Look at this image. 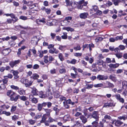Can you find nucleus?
I'll return each mask as SVG.
<instances>
[{
    "mask_svg": "<svg viewBox=\"0 0 127 127\" xmlns=\"http://www.w3.org/2000/svg\"><path fill=\"white\" fill-rule=\"evenodd\" d=\"M16 108V106H12L11 109V112L15 111Z\"/></svg>",
    "mask_w": 127,
    "mask_h": 127,
    "instance_id": "obj_52",
    "label": "nucleus"
},
{
    "mask_svg": "<svg viewBox=\"0 0 127 127\" xmlns=\"http://www.w3.org/2000/svg\"><path fill=\"white\" fill-rule=\"evenodd\" d=\"M72 19V17L71 16H68L66 17L65 18V20L67 21L68 22H69V20H71Z\"/></svg>",
    "mask_w": 127,
    "mask_h": 127,
    "instance_id": "obj_46",
    "label": "nucleus"
},
{
    "mask_svg": "<svg viewBox=\"0 0 127 127\" xmlns=\"http://www.w3.org/2000/svg\"><path fill=\"white\" fill-rule=\"evenodd\" d=\"M43 103L44 107H46L47 105L48 108H50L52 104V103L50 102H43Z\"/></svg>",
    "mask_w": 127,
    "mask_h": 127,
    "instance_id": "obj_16",
    "label": "nucleus"
},
{
    "mask_svg": "<svg viewBox=\"0 0 127 127\" xmlns=\"http://www.w3.org/2000/svg\"><path fill=\"white\" fill-rule=\"evenodd\" d=\"M60 100L62 101H63V100H64V101H66V98L65 97L63 96H60Z\"/></svg>",
    "mask_w": 127,
    "mask_h": 127,
    "instance_id": "obj_49",
    "label": "nucleus"
},
{
    "mask_svg": "<svg viewBox=\"0 0 127 127\" xmlns=\"http://www.w3.org/2000/svg\"><path fill=\"white\" fill-rule=\"evenodd\" d=\"M44 110L46 113L47 115L49 116L50 114V113L51 112L52 110L51 109H48L43 108Z\"/></svg>",
    "mask_w": 127,
    "mask_h": 127,
    "instance_id": "obj_19",
    "label": "nucleus"
},
{
    "mask_svg": "<svg viewBox=\"0 0 127 127\" xmlns=\"http://www.w3.org/2000/svg\"><path fill=\"white\" fill-rule=\"evenodd\" d=\"M77 60L74 59H73L71 61H70V63L72 64H75L76 63Z\"/></svg>",
    "mask_w": 127,
    "mask_h": 127,
    "instance_id": "obj_56",
    "label": "nucleus"
},
{
    "mask_svg": "<svg viewBox=\"0 0 127 127\" xmlns=\"http://www.w3.org/2000/svg\"><path fill=\"white\" fill-rule=\"evenodd\" d=\"M2 114H4L7 116H9L11 115V113L9 112H6V111H3L2 112Z\"/></svg>",
    "mask_w": 127,
    "mask_h": 127,
    "instance_id": "obj_35",
    "label": "nucleus"
},
{
    "mask_svg": "<svg viewBox=\"0 0 127 127\" xmlns=\"http://www.w3.org/2000/svg\"><path fill=\"white\" fill-rule=\"evenodd\" d=\"M103 63V61L102 60L98 61L97 62H96L94 64V66H95L96 65H102ZM94 64H93V66H94Z\"/></svg>",
    "mask_w": 127,
    "mask_h": 127,
    "instance_id": "obj_25",
    "label": "nucleus"
},
{
    "mask_svg": "<svg viewBox=\"0 0 127 127\" xmlns=\"http://www.w3.org/2000/svg\"><path fill=\"white\" fill-rule=\"evenodd\" d=\"M112 1L115 5H118L120 1L119 0H112Z\"/></svg>",
    "mask_w": 127,
    "mask_h": 127,
    "instance_id": "obj_28",
    "label": "nucleus"
},
{
    "mask_svg": "<svg viewBox=\"0 0 127 127\" xmlns=\"http://www.w3.org/2000/svg\"><path fill=\"white\" fill-rule=\"evenodd\" d=\"M45 11L47 14H49L50 13L51 10L50 8H47L45 9Z\"/></svg>",
    "mask_w": 127,
    "mask_h": 127,
    "instance_id": "obj_47",
    "label": "nucleus"
},
{
    "mask_svg": "<svg viewBox=\"0 0 127 127\" xmlns=\"http://www.w3.org/2000/svg\"><path fill=\"white\" fill-rule=\"evenodd\" d=\"M99 121V120H95V121H94L92 123V124L93 126H92L93 127H97L98 126V122Z\"/></svg>",
    "mask_w": 127,
    "mask_h": 127,
    "instance_id": "obj_21",
    "label": "nucleus"
},
{
    "mask_svg": "<svg viewBox=\"0 0 127 127\" xmlns=\"http://www.w3.org/2000/svg\"><path fill=\"white\" fill-rule=\"evenodd\" d=\"M80 118L82 122L84 124L85 123L87 122V119L84 116L82 115L80 117Z\"/></svg>",
    "mask_w": 127,
    "mask_h": 127,
    "instance_id": "obj_17",
    "label": "nucleus"
},
{
    "mask_svg": "<svg viewBox=\"0 0 127 127\" xmlns=\"http://www.w3.org/2000/svg\"><path fill=\"white\" fill-rule=\"evenodd\" d=\"M106 83L107 84L108 86L105 87V88H113L114 87V85L112 83L108 81H106Z\"/></svg>",
    "mask_w": 127,
    "mask_h": 127,
    "instance_id": "obj_23",
    "label": "nucleus"
},
{
    "mask_svg": "<svg viewBox=\"0 0 127 127\" xmlns=\"http://www.w3.org/2000/svg\"><path fill=\"white\" fill-rule=\"evenodd\" d=\"M109 40L111 42H114L115 41H116L115 37L114 38L112 37L110 38L109 39Z\"/></svg>",
    "mask_w": 127,
    "mask_h": 127,
    "instance_id": "obj_58",
    "label": "nucleus"
},
{
    "mask_svg": "<svg viewBox=\"0 0 127 127\" xmlns=\"http://www.w3.org/2000/svg\"><path fill=\"white\" fill-rule=\"evenodd\" d=\"M33 95H30L29 96L30 99H31V100L32 103H36L38 102L37 99L35 98H32Z\"/></svg>",
    "mask_w": 127,
    "mask_h": 127,
    "instance_id": "obj_7",
    "label": "nucleus"
},
{
    "mask_svg": "<svg viewBox=\"0 0 127 127\" xmlns=\"http://www.w3.org/2000/svg\"><path fill=\"white\" fill-rule=\"evenodd\" d=\"M59 71L61 73H64L66 72V70L64 69H60Z\"/></svg>",
    "mask_w": 127,
    "mask_h": 127,
    "instance_id": "obj_44",
    "label": "nucleus"
},
{
    "mask_svg": "<svg viewBox=\"0 0 127 127\" xmlns=\"http://www.w3.org/2000/svg\"><path fill=\"white\" fill-rule=\"evenodd\" d=\"M45 20V19L44 18H43L41 19H38L37 20L36 22L39 25H40L39 23L40 22H42L43 24H45L46 23Z\"/></svg>",
    "mask_w": 127,
    "mask_h": 127,
    "instance_id": "obj_18",
    "label": "nucleus"
},
{
    "mask_svg": "<svg viewBox=\"0 0 127 127\" xmlns=\"http://www.w3.org/2000/svg\"><path fill=\"white\" fill-rule=\"evenodd\" d=\"M55 121V120L54 119H53L51 117H49V118L48 119V122L50 123L52 122L53 121Z\"/></svg>",
    "mask_w": 127,
    "mask_h": 127,
    "instance_id": "obj_50",
    "label": "nucleus"
},
{
    "mask_svg": "<svg viewBox=\"0 0 127 127\" xmlns=\"http://www.w3.org/2000/svg\"><path fill=\"white\" fill-rule=\"evenodd\" d=\"M59 57L60 60L61 61H63L64 60V59L63 57V55L61 53H60L59 54Z\"/></svg>",
    "mask_w": 127,
    "mask_h": 127,
    "instance_id": "obj_32",
    "label": "nucleus"
},
{
    "mask_svg": "<svg viewBox=\"0 0 127 127\" xmlns=\"http://www.w3.org/2000/svg\"><path fill=\"white\" fill-rule=\"evenodd\" d=\"M19 96H20V95H19L16 96L15 95L12 96H10V100L12 101H16L18 99Z\"/></svg>",
    "mask_w": 127,
    "mask_h": 127,
    "instance_id": "obj_9",
    "label": "nucleus"
},
{
    "mask_svg": "<svg viewBox=\"0 0 127 127\" xmlns=\"http://www.w3.org/2000/svg\"><path fill=\"white\" fill-rule=\"evenodd\" d=\"M103 84L102 83L98 84H95L94 86L96 87H99L103 86Z\"/></svg>",
    "mask_w": 127,
    "mask_h": 127,
    "instance_id": "obj_40",
    "label": "nucleus"
},
{
    "mask_svg": "<svg viewBox=\"0 0 127 127\" xmlns=\"http://www.w3.org/2000/svg\"><path fill=\"white\" fill-rule=\"evenodd\" d=\"M29 123L31 125H33L35 123V121L32 119H30L28 121Z\"/></svg>",
    "mask_w": 127,
    "mask_h": 127,
    "instance_id": "obj_31",
    "label": "nucleus"
},
{
    "mask_svg": "<svg viewBox=\"0 0 127 127\" xmlns=\"http://www.w3.org/2000/svg\"><path fill=\"white\" fill-rule=\"evenodd\" d=\"M122 85L123 87L127 86V82L126 81H123L122 82Z\"/></svg>",
    "mask_w": 127,
    "mask_h": 127,
    "instance_id": "obj_64",
    "label": "nucleus"
},
{
    "mask_svg": "<svg viewBox=\"0 0 127 127\" xmlns=\"http://www.w3.org/2000/svg\"><path fill=\"white\" fill-rule=\"evenodd\" d=\"M65 33H66L65 32L63 33L64 35H62L61 36L62 38L63 39H66L67 38V36L66 35V33L65 35Z\"/></svg>",
    "mask_w": 127,
    "mask_h": 127,
    "instance_id": "obj_57",
    "label": "nucleus"
},
{
    "mask_svg": "<svg viewBox=\"0 0 127 127\" xmlns=\"http://www.w3.org/2000/svg\"><path fill=\"white\" fill-rule=\"evenodd\" d=\"M20 19L22 20H27V18L26 16H22L20 17Z\"/></svg>",
    "mask_w": 127,
    "mask_h": 127,
    "instance_id": "obj_53",
    "label": "nucleus"
},
{
    "mask_svg": "<svg viewBox=\"0 0 127 127\" xmlns=\"http://www.w3.org/2000/svg\"><path fill=\"white\" fill-rule=\"evenodd\" d=\"M63 29L66 30L68 31H74V29L70 27H65L63 28Z\"/></svg>",
    "mask_w": 127,
    "mask_h": 127,
    "instance_id": "obj_26",
    "label": "nucleus"
},
{
    "mask_svg": "<svg viewBox=\"0 0 127 127\" xmlns=\"http://www.w3.org/2000/svg\"><path fill=\"white\" fill-rule=\"evenodd\" d=\"M18 116H17L15 115H14V116H12V120L14 121H15L18 119Z\"/></svg>",
    "mask_w": 127,
    "mask_h": 127,
    "instance_id": "obj_41",
    "label": "nucleus"
},
{
    "mask_svg": "<svg viewBox=\"0 0 127 127\" xmlns=\"http://www.w3.org/2000/svg\"><path fill=\"white\" fill-rule=\"evenodd\" d=\"M10 52V49L8 48L3 50L2 51V53L4 56H5L8 54Z\"/></svg>",
    "mask_w": 127,
    "mask_h": 127,
    "instance_id": "obj_10",
    "label": "nucleus"
},
{
    "mask_svg": "<svg viewBox=\"0 0 127 127\" xmlns=\"http://www.w3.org/2000/svg\"><path fill=\"white\" fill-rule=\"evenodd\" d=\"M88 15V13L87 12H84L81 13L79 15L80 18L82 19H85L87 18Z\"/></svg>",
    "mask_w": 127,
    "mask_h": 127,
    "instance_id": "obj_8",
    "label": "nucleus"
},
{
    "mask_svg": "<svg viewBox=\"0 0 127 127\" xmlns=\"http://www.w3.org/2000/svg\"><path fill=\"white\" fill-rule=\"evenodd\" d=\"M69 118V117L68 115H66L63 117V119L65 121H66L68 120Z\"/></svg>",
    "mask_w": 127,
    "mask_h": 127,
    "instance_id": "obj_30",
    "label": "nucleus"
},
{
    "mask_svg": "<svg viewBox=\"0 0 127 127\" xmlns=\"http://www.w3.org/2000/svg\"><path fill=\"white\" fill-rule=\"evenodd\" d=\"M86 89H89L92 88L93 87V85L92 84H87L86 85Z\"/></svg>",
    "mask_w": 127,
    "mask_h": 127,
    "instance_id": "obj_38",
    "label": "nucleus"
},
{
    "mask_svg": "<svg viewBox=\"0 0 127 127\" xmlns=\"http://www.w3.org/2000/svg\"><path fill=\"white\" fill-rule=\"evenodd\" d=\"M6 77V78H9L11 79L12 78L13 75L12 74H8V75L4 76V77Z\"/></svg>",
    "mask_w": 127,
    "mask_h": 127,
    "instance_id": "obj_51",
    "label": "nucleus"
},
{
    "mask_svg": "<svg viewBox=\"0 0 127 127\" xmlns=\"http://www.w3.org/2000/svg\"><path fill=\"white\" fill-rule=\"evenodd\" d=\"M119 65V64L116 63L115 64H111L108 65L110 68H115L118 67Z\"/></svg>",
    "mask_w": 127,
    "mask_h": 127,
    "instance_id": "obj_14",
    "label": "nucleus"
},
{
    "mask_svg": "<svg viewBox=\"0 0 127 127\" xmlns=\"http://www.w3.org/2000/svg\"><path fill=\"white\" fill-rule=\"evenodd\" d=\"M20 98L21 100L25 101L28 99V98L26 96H20L19 97Z\"/></svg>",
    "mask_w": 127,
    "mask_h": 127,
    "instance_id": "obj_29",
    "label": "nucleus"
},
{
    "mask_svg": "<svg viewBox=\"0 0 127 127\" xmlns=\"http://www.w3.org/2000/svg\"><path fill=\"white\" fill-rule=\"evenodd\" d=\"M99 114L98 111H95L93 112L91 116L93 118L97 120L99 119Z\"/></svg>",
    "mask_w": 127,
    "mask_h": 127,
    "instance_id": "obj_2",
    "label": "nucleus"
},
{
    "mask_svg": "<svg viewBox=\"0 0 127 127\" xmlns=\"http://www.w3.org/2000/svg\"><path fill=\"white\" fill-rule=\"evenodd\" d=\"M118 118L120 120L123 119L124 120H125L126 119H127V116H120L118 117Z\"/></svg>",
    "mask_w": 127,
    "mask_h": 127,
    "instance_id": "obj_39",
    "label": "nucleus"
},
{
    "mask_svg": "<svg viewBox=\"0 0 127 127\" xmlns=\"http://www.w3.org/2000/svg\"><path fill=\"white\" fill-rule=\"evenodd\" d=\"M54 96L56 98H58L60 96V94L57 92H56L54 93Z\"/></svg>",
    "mask_w": 127,
    "mask_h": 127,
    "instance_id": "obj_37",
    "label": "nucleus"
},
{
    "mask_svg": "<svg viewBox=\"0 0 127 127\" xmlns=\"http://www.w3.org/2000/svg\"><path fill=\"white\" fill-rule=\"evenodd\" d=\"M123 122L119 120H116L114 124L117 127H119L123 124Z\"/></svg>",
    "mask_w": 127,
    "mask_h": 127,
    "instance_id": "obj_11",
    "label": "nucleus"
},
{
    "mask_svg": "<svg viewBox=\"0 0 127 127\" xmlns=\"http://www.w3.org/2000/svg\"><path fill=\"white\" fill-rule=\"evenodd\" d=\"M119 47L121 50L125 49V46L123 45H120L119 46Z\"/></svg>",
    "mask_w": 127,
    "mask_h": 127,
    "instance_id": "obj_63",
    "label": "nucleus"
},
{
    "mask_svg": "<svg viewBox=\"0 0 127 127\" xmlns=\"http://www.w3.org/2000/svg\"><path fill=\"white\" fill-rule=\"evenodd\" d=\"M32 90L31 91V93L33 95H38V91L35 88L33 87L32 88Z\"/></svg>",
    "mask_w": 127,
    "mask_h": 127,
    "instance_id": "obj_12",
    "label": "nucleus"
},
{
    "mask_svg": "<svg viewBox=\"0 0 127 127\" xmlns=\"http://www.w3.org/2000/svg\"><path fill=\"white\" fill-rule=\"evenodd\" d=\"M64 101L68 104H71L72 105H73L75 104V103L74 102H72L70 99H69Z\"/></svg>",
    "mask_w": 127,
    "mask_h": 127,
    "instance_id": "obj_24",
    "label": "nucleus"
},
{
    "mask_svg": "<svg viewBox=\"0 0 127 127\" xmlns=\"http://www.w3.org/2000/svg\"><path fill=\"white\" fill-rule=\"evenodd\" d=\"M73 49L75 50H80L81 49V48L79 45L77 46L76 47H74Z\"/></svg>",
    "mask_w": 127,
    "mask_h": 127,
    "instance_id": "obj_54",
    "label": "nucleus"
},
{
    "mask_svg": "<svg viewBox=\"0 0 127 127\" xmlns=\"http://www.w3.org/2000/svg\"><path fill=\"white\" fill-rule=\"evenodd\" d=\"M102 12L100 10H98L96 12V14L98 15H101L102 14Z\"/></svg>",
    "mask_w": 127,
    "mask_h": 127,
    "instance_id": "obj_62",
    "label": "nucleus"
},
{
    "mask_svg": "<svg viewBox=\"0 0 127 127\" xmlns=\"http://www.w3.org/2000/svg\"><path fill=\"white\" fill-rule=\"evenodd\" d=\"M21 61L19 60L10 62L9 63V65L12 68H13L14 66H16L17 64H18L21 62Z\"/></svg>",
    "mask_w": 127,
    "mask_h": 127,
    "instance_id": "obj_1",
    "label": "nucleus"
},
{
    "mask_svg": "<svg viewBox=\"0 0 127 127\" xmlns=\"http://www.w3.org/2000/svg\"><path fill=\"white\" fill-rule=\"evenodd\" d=\"M48 115H47L46 114H44L42 117V120L40 121V122L41 123H44L45 121L48 118Z\"/></svg>",
    "mask_w": 127,
    "mask_h": 127,
    "instance_id": "obj_13",
    "label": "nucleus"
},
{
    "mask_svg": "<svg viewBox=\"0 0 127 127\" xmlns=\"http://www.w3.org/2000/svg\"><path fill=\"white\" fill-rule=\"evenodd\" d=\"M48 57L47 56H44V62L46 64H47L48 62Z\"/></svg>",
    "mask_w": 127,
    "mask_h": 127,
    "instance_id": "obj_34",
    "label": "nucleus"
},
{
    "mask_svg": "<svg viewBox=\"0 0 127 127\" xmlns=\"http://www.w3.org/2000/svg\"><path fill=\"white\" fill-rule=\"evenodd\" d=\"M109 78L113 81H114L116 79V78L112 75H110L109 76Z\"/></svg>",
    "mask_w": 127,
    "mask_h": 127,
    "instance_id": "obj_45",
    "label": "nucleus"
},
{
    "mask_svg": "<svg viewBox=\"0 0 127 127\" xmlns=\"http://www.w3.org/2000/svg\"><path fill=\"white\" fill-rule=\"evenodd\" d=\"M44 107L43 103L42 104H38L37 105L38 110L39 111H41L42 109V107Z\"/></svg>",
    "mask_w": 127,
    "mask_h": 127,
    "instance_id": "obj_22",
    "label": "nucleus"
},
{
    "mask_svg": "<svg viewBox=\"0 0 127 127\" xmlns=\"http://www.w3.org/2000/svg\"><path fill=\"white\" fill-rule=\"evenodd\" d=\"M51 90L50 89H49L48 90L46 91V96H49V99H51L52 98V93L51 91Z\"/></svg>",
    "mask_w": 127,
    "mask_h": 127,
    "instance_id": "obj_5",
    "label": "nucleus"
},
{
    "mask_svg": "<svg viewBox=\"0 0 127 127\" xmlns=\"http://www.w3.org/2000/svg\"><path fill=\"white\" fill-rule=\"evenodd\" d=\"M38 38L36 37H34L32 38L31 43L32 44L36 45L38 43Z\"/></svg>",
    "mask_w": 127,
    "mask_h": 127,
    "instance_id": "obj_6",
    "label": "nucleus"
},
{
    "mask_svg": "<svg viewBox=\"0 0 127 127\" xmlns=\"http://www.w3.org/2000/svg\"><path fill=\"white\" fill-rule=\"evenodd\" d=\"M93 9L95 11H96L98 9V7L95 5L93 6H92Z\"/></svg>",
    "mask_w": 127,
    "mask_h": 127,
    "instance_id": "obj_60",
    "label": "nucleus"
},
{
    "mask_svg": "<svg viewBox=\"0 0 127 127\" xmlns=\"http://www.w3.org/2000/svg\"><path fill=\"white\" fill-rule=\"evenodd\" d=\"M66 47V46L60 45L59 48V49L61 50H63L64 48Z\"/></svg>",
    "mask_w": 127,
    "mask_h": 127,
    "instance_id": "obj_55",
    "label": "nucleus"
},
{
    "mask_svg": "<svg viewBox=\"0 0 127 127\" xmlns=\"http://www.w3.org/2000/svg\"><path fill=\"white\" fill-rule=\"evenodd\" d=\"M115 104L112 101L109 103H105L103 107H109L112 106H114Z\"/></svg>",
    "mask_w": 127,
    "mask_h": 127,
    "instance_id": "obj_4",
    "label": "nucleus"
},
{
    "mask_svg": "<svg viewBox=\"0 0 127 127\" xmlns=\"http://www.w3.org/2000/svg\"><path fill=\"white\" fill-rule=\"evenodd\" d=\"M63 103L64 104V106L65 108H69V106L68 105V104L65 101H64L63 102Z\"/></svg>",
    "mask_w": 127,
    "mask_h": 127,
    "instance_id": "obj_36",
    "label": "nucleus"
},
{
    "mask_svg": "<svg viewBox=\"0 0 127 127\" xmlns=\"http://www.w3.org/2000/svg\"><path fill=\"white\" fill-rule=\"evenodd\" d=\"M115 96L116 98L118 100H119L121 97L120 95V94H118L115 95Z\"/></svg>",
    "mask_w": 127,
    "mask_h": 127,
    "instance_id": "obj_59",
    "label": "nucleus"
},
{
    "mask_svg": "<svg viewBox=\"0 0 127 127\" xmlns=\"http://www.w3.org/2000/svg\"><path fill=\"white\" fill-rule=\"evenodd\" d=\"M97 78L99 80H106L108 78V76L107 75H99L97 76Z\"/></svg>",
    "mask_w": 127,
    "mask_h": 127,
    "instance_id": "obj_3",
    "label": "nucleus"
},
{
    "mask_svg": "<svg viewBox=\"0 0 127 127\" xmlns=\"http://www.w3.org/2000/svg\"><path fill=\"white\" fill-rule=\"evenodd\" d=\"M10 87L12 89L16 90H18L19 89V88L18 87L15 86L14 85L11 86Z\"/></svg>",
    "mask_w": 127,
    "mask_h": 127,
    "instance_id": "obj_42",
    "label": "nucleus"
},
{
    "mask_svg": "<svg viewBox=\"0 0 127 127\" xmlns=\"http://www.w3.org/2000/svg\"><path fill=\"white\" fill-rule=\"evenodd\" d=\"M53 109V110L55 111L56 115H57V113L59 111V110L56 107H54Z\"/></svg>",
    "mask_w": 127,
    "mask_h": 127,
    "instance_id": "obj_48",
    "label": "nucleus"
},
{
    "mask_svg": "<svg viewBox=\"0 0 127 127\" xmlns=\"http://www.w3.org/2000/svg\"><path fill=\"white\" fill-rule=\"evenodd\" d=\"M115 38L116 40L117 41L119 40H122L123 38V36H117Z\"/></svg>",
    "mask_w": 127,
    "mask_h": 127,
    "instance_id": "obj_43",
    "label": "nucleus"
},
{
    "mask_svg": "<svg viewBox=\"0 0 127 127\" xmlns=\"http://www.w3.org/2000/svg\"><path fill=\"white\" fill-rule=\"evenodd\" d=\"M32 77L34 79H36L39 78V75L35 73L33 74Z\"/></svg>",
    "mask_w": 127,
    "mask_h": 127,
    "instance_id": "obj_27",
    "label": "nucleus"
},
{
    "mask_svg": "<svg viewBox=\"0 0 127 127\" xmlns=\"http://www.w3.org/2000/svg\"><path fill=\"white\" fill-rule=\"evenodd\" d=\"M18 92L19 94L21 95H24L25 94V91L21 88L19 89Z\"/></svg>",
    "mask_w": 127,
    "mask_h": 127,
    "instance_id": "obj_15",
    "label": "nucleus"
},
{
    "mask_svg": "<svg viewBox=\"0 0 127 127\" xmlns=\"http://www.w3.org/2000/svg\"><path fill=\"white\" fill-rule=\"evenodd\" d=\"M111 117L110 116L106 115L104 117V119H103V121L106 122V120H111Z\"/></svg>",
    "mask_w": 127,
    "mask_h": 127,
    "instance_id": "obj_20",
    "label": "nucleus"
},
{
    "mask_svg": "<svg viewBox=\"0 0 127 127\" xmlns=\"http://www.w3.org/2000/svg\"><path fill=\"white\" fill-rule=\"evenodd\" d=\"M10 39V37L9 36H7L6 37L3 38H1V39L4 41L5 40L7 41Z\"/></svg>",
    "mask_w": 127,
    "mask_h": 127,
    "instance_id": "obj_61",
    "label": "nucleus"
},
{
    "mask_svg": "<svg viewBox=\"0 0 127 127\" xmlns=\"http://www.w3.org/2000/svg\"><path fill=\"white\" fill-rule=\"evenodd\" d=\"M4 79L2 80V81L3 83V84H7V83L8 81V80L7 78L6 77H4Z\"/></svg>",
    "mask_w": 127,
    "mask_h": 127,
    "instance_id": "obj_33",
    "label": "nucleus"
}]
</instances>
